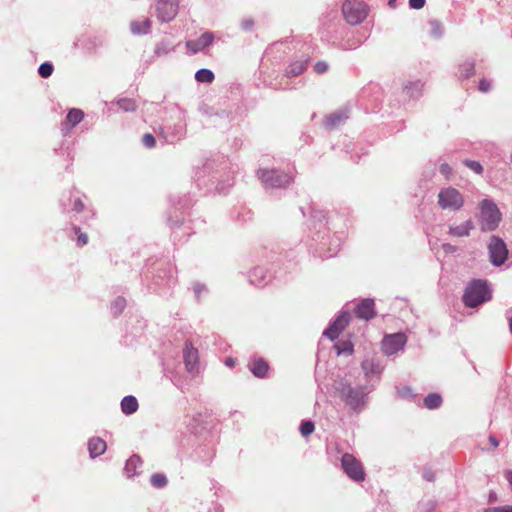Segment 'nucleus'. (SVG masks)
Listing matches in <instances>:
<instances>
[{
    "mask_svg": "<svg viewBox=\"0 0 512 512\" xmlns=\"http://www.w3.org/2000/svg\"><path fill=\"white\" fill-rule=\"evenodd\" d=\"M269 370L268 363L260 358L255 360L251 365V372L258 378H264Z\"/></svg>",
    "mask_w": 512,
    "mask_h": 512,
    "instance_id": "18",
    "label": "nucleus"
},
{
    "mask_svg": "<svg viewBox=\"0 0 512 512\" xmlns=\"http://www.w3.org/2000/svg\"><path fill=\"white\" fill-rule=\"evenodd\" d=\"M84 203L82 202V200L80 198H77L74 200V203H73V210L76 211V212H81L84 210Z\"/></svg>",
    "mask_w": 512,
    "mask_h": 512,
    "instance_id": "42",
    "label": "nucleus"
},
{
    "mask_svg": "<svg viewBox=\"0 0 512 512\" xmlns=\"http://www.w3.org/2000/svg\"><path fill=\"white\" fill-rule=\"evenodd\" d=\"M38 72L41 77L48 78L53 72V66L50 63H43L40 65Z\"/></svg>",
    "mask_w": 512,
    "mask_h": 512,
    "instance_id": "30",
    "label": "nucleus"
},
{
    "mask_svg": "<svg viewBox=\"0 0 512 512\" xmlns=\"http://www.w3.org/2000/svg\"><path fill=\"white\" fill-rule=\"evenodd\" d=\"M350 321V315L348 312L341 313L335 321L324 331V336L330 340H335L340 333L348 326Z\"/></svg>",
    "mask_w": 512,
    "mask_h": 512,
    "instance_id": "9",
    "label": "nucleus"
},
{
    "mask_svg": "<svg viewBox=\"0 0 512 512\" xmlns=\"http://www.w3.org/2000/svg\"><path fill=\"white\" fill-rule=\"evenodd\" d=\"M343 120V117L341 115H338V114H334V115H331L329 116L326 121H325V125L326 127L328 128H333L335 127L336 125H338L340 122H342Z\"/></svg>",
    "mask_w": 512,
    "mask_h": 512,
    "instance_id": "32",
    "label": "nucleus"
},
{
    "mask_svg": "<svg viewBox=\"0 0 512 512\" xmlns=\"http://www.w3.org/2000/svg\"><path fill=\"white\" fill-rule=\"evenodd\" d=\"M488 251L490 261L495 266H501L505 263L508 257V249L505 242L497 237L492 236L488 244Z\"/></svg>",
    "mask_w": 512,
    "mask_h": 512,
    "instance_id": "6",
    "label": "nucleus"
},
{
    "mask_svg": "<svg viewBox=\"0 0 512 512\" xmlns=\"http://www.w3.org/2000/svg\"><path fill=\"white\" fill-rule=\"evenodd\" d=\"M356 317L363 320H371L376 316L375 302L371 298L362 299L355 307Z\"/></svg>",
    "mask_w": 512,
    "mask_h": 512,
    "instance_id": "11",
    "label": "nucleus"
},
{
    "mask_svg": "<svg viewBox=\"0 0 512 512\" xmlns=\"http://www.w3.org/2000/svg\"><path fill=\"white\" fill-rule=\"evenodd\" d=\"M464 164L477 174H481L483 172L482 165L477 161L465 160Z\"/></svg>",
    "mask_w": 512,
    "mask_h": 512,
    "instance_id": "34",
    "label": "nucleus"
},
{
    "mask_svg": "<svg viewBox=\"0 0 512 512\" xmlns=\"http://www.w3.org/2000/svg\"><path fill=\"white\" fill-rule=\"evenodd\" d=\"M314 70L318 74H322L328 70V64L324 61H318L315 66Z\"/></svg>",
    "mask_w": 512,
    "mask_h": 512,
    "instance_id": "37",
    "label": "nucleus"
},
{
    "mask_svg": "<svg viewBox=\"0 0 512 512\" xmlns=\"http://www.w3.org/2000/svg\"><path fill=\"white\" fill-rule=\"evenodd\" d=\"M83 117H84V113L82 110L71 109L68 112L66 119L72 126H75L82 121Z\"/></svg>",
    "mask_w": 512,
    "mask_h": 512,
    "instance_id": "24",
    "label": "nucleus"
},
{
    "mask_svg": "<svg viewBox=\"0 0 512 512\" xmlns=\"http://www.w3.org/2000/svg\"><path fill=\"white\" fill-rule=\"evenodd\" d=\"M75 233L77 234V244L81 247L85 246L88 243V235L81 231L80 228H74Z\"/></svg>",
    "mask_w": 512,
    "mask_h": 512,
    "instance_id": "33",
    "label": "nucleus"
},
{
    "mask_svg": "<svg viewBox=\"0 0 512 512\" xmlns=\"http://www.w3.org/2000/svg\"><path fill=\"white\" fill-rule=\"evenodd\" d=\"M335 349L337 350V354H352L353 353V344L351 341H339L335 344Z\"/></svg>",
    "mask_w": 512,
    "mask_h": 512,
    "instance_id": "25",
    "label": "nucleus"
},
{
    "mask_svg": "<svg viewBox=\"0 0 512 512\" xmlns=\"http://www.w3.org/2000/svg\"><path fill=\"white\" fill-rule=\"evenodd\" d=\"M438 203L442 209L459 210L464 204V199L457 189L448 187L439 192Z\"/></svg>",
    "mask_w": 512,
    "mask_h": 512,
    "instance_id": "5",
    "label": "nucleus"
},
{
    "mask_svg": "<svg viewBox=\"0 0 512 512\" xmlns=\"http://www.w3.org/2000/svg\"><path fill=\"white\" fill-rule=\"evenodd\" d=\"M138 406V401L134 396H126L121 401V409L126 415L135 413Z\"/></svg>",
    "mask_w": 512,
    "mask_h": 512,
    "instance_id": "19",
    "label": "nucleus"
},
{
    "mask_svg": "<svg viewBox=\"0 0 512 512\" xmlns=\"http://www.w3.org/2000/svg\"><path fill=\"white\" fill-rule=\"evenodd\" d=\"M259 177L266 187H280L288 183V177L274 170H260Z\"/></svg>",
    "mask_w": 512,
    "mask_h": 512,
    "instance_id": "10",
    "label": "nucleus"
},
{
    "mask_svg": "<svg viewBox=\"0 0 512 512\" xmlns=\"http://www.w3.org/2000/svg\"><path fill=\"white\" fill-rule=\"evenodd\" d=\"M341 467L346 475L355 482H363L366 477L364 467L360 460L350 453L341 457Z\"/></svg>",
    "mask_w": 512,
    "mask_h": 512,
    "instance_id": "3",
    "label": "nucleus"
},
{
    "mask_svg": "<svg viewBox=\"0 0 512 512\" xmlns=\"http://www.w3.org/2000/svg\"><path fill=\"white\" fill-rule=\"evenodd\" d=\"M427 479H428L429 481H432V480H433V476L428 475Z\"/></svg>",
    "mask_w": 512,
    "mask_h": 512,
    "instance_id": "45",
    "label": "nucleus"
},
{
    "mask_svg": "<svg viewBox=\"0 0 512 512\" xmlns=\"http://www.w3.org/2000/svg\"><path fill=\"white\" fill-rule=\"evenodd\" d=\"M474 225L471 220H467L458 226H450L449 234L454 237H466L469 236L470 231L473 229Z\"/></svg>",
    "mask_w": 512,
    "mask_h": 512,
    "instance_id": "17",
    "label": "nucleus"
},
{
    "mask_svg": "<svg viewBox=\"0 0 512 512\" xmlns=\"http://www.w3.org/2000/svg\"><path fill=\"white\" fill-rule=\"evenodd\" d=\"M125 303L126 301L124 298H117L115 300L112 306V309L114 310L115 314L120 313L124 309Z\"/></svg>",
    "mask_w": 512,
    "mask_h": 512,
    "instance_id": "36",
    "label": "nucleus"
},
{
    "mask_svg": "<svg viewBox=\"0 0 512 512\" xmlns=\"http://www.w3.org/2000/svg\"><path fill=\"white\" fill-rule=\"evenodd\" d=\"M489 441L495 448L498 447L499 443L494 437L490 436Z\"/></svg>",
    "mask_w": 512,
    "mask_h": 512,
    "instance_id": "44",
    "label": "nucleus"
},
{
    "mask_svg": "<svg viewBox=\"0 0 512 512\" xmlns=\"http://www.w3.org/2000/svg\"><path fill=\"white\" fill-rule=\"evenodd\" d=\"M141 465V459L137 455L131 456L125 465V471L128 477H131L136 473L137 467Z\"/></svg>",
    "mask_w": 512,
    "mask_h": 512,
    "instance_id": "21",
    "label": "nucleus"
},
{
    "mask_svg": "<svg viewBox=\"0 0 512 512\" xmlns=\"http://www.w3.org/2000/svg\"><path fill=\"white\" fill-rule=\"evenodd\" d=\"M306 67H307V60L295 61V62L291 63L286 68L285 73H286L287 77H296V76H299L300 74H302L306 70Z\"/></svg>",
    "mask_w": 512,
    "mask_h": 512,
    "instance_id": "20",
    "label": "nucleus"
},
{
    "mask_svg": "<svg viewBox=\"0 0 512 512\" xmlns=\"http://www.w3.org/2000/svg\"><path fill=\"white\" fill-rule=\"evenodd\" d=\"M213 40L214 35L211 32H205L197 40L187 41L186 46L192 53H197L205 47L209 46Z\"/></svg>",
    "mask_w": 512,
    "mask_h": 512,
    "instance_id": "14",
    "label": "nucleus"
},
{
    "mask_svg": "<svg viewBox=\"0 0 512 512\" xmlns=\"http://www.w3.org/2000/svg\"><path fill=\"white\" fill-rule=\"evenodd\" d=\"M491 298L487 283L482 280L472 281L463 295V302L468 307H476Z\"/></svg>",
    "mask_w": 512,
    "mask_h": 512,
    "instance_id": "1",
    "label": "nucleus"
},
{
    "mask_svg": "<svg viewBox=\"0 0 512 512\" xmlns=\"http://www.w3.org/2000/svg\"><path fill=\"white\" fill-rule=\"evenodd\" d=\"M339 392L340 397L352 407H358L362 402L361 394L350 385H343Z\"/></svg>",
    "mask_w": 512,
    "mask_h": 512,
    "instance_id": "13",
    "label": "nucleus"
},
{
    "mask_svg": "<svg viewBox=\"0 0 512 512\" xmlns=\"http://www.w3.org/2000/svg\"><path fill=\"white\" fill-rule=\"evenodd\" d=\"M167 482V478L164 474L156 473L151 476V484L156 488L166 486Z\"/></svg>",
    "mask_w": 512,
    "mask_h": 512,
    "instance_id": "27",
    "label": "nucleus"
},
{
    "mask_svg": "<svg viewBox=\"0 0 512 512\" xmlns=\"http://www.w3.org/2000/svg\"><path fill=\"white\" fill-rule=\"evenodd\" d=\"M342 11L346 21L352 25L361 23L368 14L367 6L362 2L345 1Z\"/></svg>",
    "mask_w": 512,
    "mask_h": 512,
    "instance_id": "4",
    "label": "nucleus"
},
{
    "mask_svg": "<svg viewBox=\"0 0 512 512\" xmlns=\"http://www.w3.org/2000/svg\"><path fill=\"white\" fill-rule=\"evenodd\" d=\"M195 79L202 83H211L214 80V74L209 69H200L195 74Z\"/></svg>",
    "mask_w": 512,
    "mask_h": 512,
    "instance_id": "23",
    "label": "nucleus"
},
{
    "mask_svg": "<svg viewBox=\"0 0 512 512\" xmlns=\"http://www.w3.org/2000/svg\"><path fill=\"white\" fill-rule=\"evenodd\" d=\"M362 369L366 375L380 373L381 369L373 360H365L362 362Z\"/></svg>",
    "mask_w": 512,
    "mask_h": 512,
    "instance_id": "26",
    "label": "nucleus"
},
{
    "mask_svg": "<svg viewBox=\"0 0 512 512\" xmlns=\"http://www.w3.org/2000/svg\"><path fill=\"white\" fill-rule=\"evenodd\" d=\"M225 364L228 366V367H233L235 364H236V360L229 357L225 360Z\"/></svg>",
    "mask_w": 512,
    "mask_h": 512,
    "instance_id": "43",
    "label": "nucleus"
},
{
    "mask_svg": "<svg viewBox=\"0 0 512 512\" xmlns=\"http://www.w3.org/2000/svg\"><path fill=\"white\" fill-rule=\"evenodd\" d=\"M491 88V84L488 80L486 79H481L479 81V85H478V89L481 91V92H488Z\"/></svg>",
    "mask_w": 512,
    "mask_h": 512,
    "instance_id": "38",
    "label": "nucleus"
},
{
    "mask_svg": "<svg viewBox=\"0 0 512 512\" xmlns=\"http://www.w3.org/2000/svg\"><path fill=\"white\" fill-rule=\"evenodd\" d=\"M142 143L144 144V146H146L147 148H150V149L154 148L156 146L155 137L150 133L144 134V136L142 138Z\"/></svg>",
    "mask_w": 512,
    "mask_h": 512,
    "instance_id": "35",
    "label": "nucleus"
},
{
    "mask_svg": "<svg viewBox=\"0 0 512 512\" xmlns=\"http://www.w3.org/2000/svg\"><path fill=\"white\" fill-rule=\"evenodd\" d=\"M178 0H159L156 4L158 19L162 22H169L178 13Z\"/></svg>",
    "mask_w": 512,
    "mask_h": 512,
    "instance_id": "8",
    "label": "nucleus"
},
{
    "mask_svg": "<svg viewBox=\"0 0 512 512\" xmlns=\"http://www.w3.org/2000/svg\"><path fill=\"white\" fill-rule=\"evenodd\" d=\"M198 361V350L193 347L192 343L186 342L184 348V362L188 372L194 373L198 371Z\"/></svg>",
    "mask_w": 512,
    "mask_h": 512,
    "instance_id": "12",
    "label": "nucleus"
},
{
    "mask_svg": "<svg viewBox=\"0 0 512 512\" xmlns=\"http://www.w3.org/2000/svg\"><path fill=\"white\" fill-rule=\"evenodd\" d=\"M425 2V0H409V5L411 8L419 10L424 7Z\"/></svg>",
    "mask_w": 512,
    "mask_h": 512,
    "instance_id": "40",
    "label": "nucleus"
},
{
    "mask_svg": "<svg viewBox=\"0 0 512 512\" xmlns=\"http://www.w3.org/2000/svg\"><path fill=\"white\" fill-rule=\"evenodd\" d=\"M407 342L404 333H395L386 335L381 343V349L386 355H393L402 350Z\"/></svg>",
    "mask_w": 512,
    "mask_h": 512,
    "instance_id": "7",
    "label": "nucleus"
},
{
    "mask_svg": "<svg viewBox=\"0 0 512 512\" xmlns=\"http://www.w3.org/2000/svg\"><path fill=\"white\" fill-rule=\"evenodd\" d=\"M485 512H512V506H499L487 509Z\"/></svg>",
    "mask_w": 512,
    "mask_h": 512,
    "instance_id": "39",
    "label": "nucleus"
},
{
    "mask_svg": "<svg viewBox=\"0 0 512 512\" xmlns=\"http://www.w3.org/2000/svg\"><path fill=\"white\" fill-rule=\"evenodd\" d=\"M315 426L312 421H304L300 426L302 436L307 437L314 432Z\"/></svg>",
    "mask_w": 512,
    "mask_h": 512,
    "instance_id": "29",
    "label": "nucleus"
},
{
    "mask_svg": "<svg viewBox=\"0 0 512 512\" xmlns=\"http://www.w3.org/2000/svg\"><path fill=\"white\" fill-rule=\"evenodd\" d=\"M440 172L443 174L446 178H449L452 173V168L449 164L444 163L440 166Z\"/></svg>",
    "mask_w": 512,
    "mask_h": 512,
    "instance_id": "41",
    "label": "nucleus"
},
{
    "mask_svg": "<svg viewBox=\"0 0 512 512\" xmlns=\"http://www.w3.org/2000/svg\"><path fill=\"white\" fill-rule=\"evenodd\" d=\"M480 223L484 231H491L498 227L501 213L492 201L485 199L480 203Z\"/></svg>",
    "mask_w": 512,
    "mask_h": 512,
    "instance_id": "2",
    "label": "nucleus"
},
{
    "mask_svg": "<svg viewBox=\"0 0 512 512\" xmlns=\"http://www.w3.org/2000/svg\"><path fill=\"white\" fill-rule=\"evenodd\" d=\"M117 104L124 111H134L136 109V103L132 99H120Z\"/></svg>",
    "mask_w": 512,
    "mask_h": 512,
    "instance_id": "28",
    "label": "nucleus"
},
{
    "mask_svg": "<svg viewBox=\"0 0 512 512\" xmlns=\"http://www.w3.org/2000/svg\"><path fill=\"white\" fill-rule=\"evenodd\" d=\"M152 22L149 18H144L141 21H132L130 29L135 35H144L150 32Z\"/></svg>",
    "mask_w": 512,
    "mask_h": 512,
    "instance_id": "16",
    "label": "nucleus"
},
{
    "mask_svg": "<svg viewBox=\"0 0 512 512\" xmlns=\"http://www.w3.org/2000/svg\"><path fill=\"white\" fill-rule=\"evenodd\" d=\"M442 403V397L437 393H431L424 399V405L428 409H436Z\"/></svg>",
    "mask_w": 512,
    "mask_h": 512,
    "instance_id": "22",
    "label": "nucleus"
},
{
    "mask_svg": "<svg viewBox=\"0 0 512 512\" xmlns=\"http://www.w3.org/2000/svg\"><path fill=\"white\" fill-rule=\"evenodd\" d=\"M107 449L106 442L99 438V437H93L89 440L88 443V450L91 458H95L97 456L102 455Z\"/></svg>",
    "mask_w": 512,
    "mask_h": 512,
    "instance_id": "15",
    "label": "nucleus"
},
{
    "mask_svg": "<svg viewBox=\"0 0 512 512\" xmlns=\"http://www.w3.org/2000/svg\"><path fill=\"white\" fill-rule=\"evenodd\" d=\"M475 69L472 63H465L460 71V75L463 78H470L474 75Z\"/></svg>",
    "mask_w": 512,
    "mask_h": 512,
    "instance_id": "31",
    "label": "nucleus"
}]
</instances>
